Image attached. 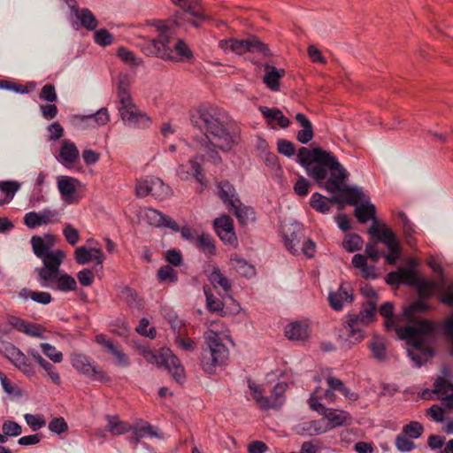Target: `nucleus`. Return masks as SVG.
<instances>
[{
	"label": "nucleus",
	"mask_w": 453,
	"mask_h": 453,
	"mask_svg": "<svg viewBox=\"0 0 453 453\" xmlns=\"http://www.w3.org/2000/svg\"><path fill=\"white\" fill-rule=\"evenodd\" d=\"M297 162L320 188L332 194L339 193L348 204L357 206L368 198L361 189L347 184L349 174L333 152L320 147L311 150L301 147Z\"/></svg>",
	"instance_id": "f257e3e1"
},
{
	"label": "nucleus",
	"mask_w": 453,
	"mask_h": 453,
	"mask_svg": "<svg viewBox=\"0 0 453 453\" xmlns=\"http://www.w3.org/2000/svg\"><path fill=\"white\" fill-rule=\"evenodd\" d=\"M200 159L203 162L219 165V151L229 152L240 139L239 127L222 110L209 106L200 109Z\"/></svg>",
	"instance_id": "f03ea898"
},
{
	"label": "nucleus",
	"mask_w": 453,
	"mask_h": 453,
	"mask_svg": "<svg viewBox=\"0 0 453 453\" xmlns=\"http://www.w3.org/2000/svg\"><path fill=\"white\" fill-rule=\"evenodd\" d=\"M428 309V304L422 299L414 301L403 310V315L410 325L396 329L397 336L401 340H406L407 343L412 346L413 349H408V356L417 367H420L434 355V350L426 346L423 340V336L434 333V323L416 316V313H424Z\"/></svg>",
	"instance_id": "7ed1b4c3"
},
{
	"label": "nucleus",
	"mask_w": 453,
	"mask_h": 453,
	"mask_svg": "<svg viewBox=\"0 0 453 453\" xmlns=\"http://www.w3.org/2000/svg\"><path fill=\"white\" fill-rule=\"evenodd\" d=\"M205 348L203 350L202 368L209 374L216 372L219 365L228 357V349L219 334L212 328L204 333Z\"/></svg>",
	"instance_id": "20e7f679"
},
{
	"label": "nucleus",
	"mask_w": 453,
	"mask_h": 453,
	"mask_svg": "<svg viewBox=\"0 0 453 453\" xmlns=\"http://www.w3.org/2000/svg\"><path fill=\"white\" fill-rule=\"evenodd\" d=\"M140 354L144 359L158 368H165L179 383L184 380V368L178 357L168 349H162L158 351H153L149 348L140 349Z\"/></svg>",
	"instance_id": "39448f33"
},
{
	"label": "nucleus",
	"mask_w": 453,
	"mask_h": 453,
	"mask_svg": "<svg viewBox=\"0 0 453 453\" xmlns=\"http://www.w3.org/2000/svg\"><path fill=\"white\" fill-rule=\"evenodd\" d=\"M35 255L42 259L43 265L35 269L37 275L45 277L48 271H52V267L62 264L65 253L61 250H50V244L47 243L41 236L34 235L30 240Z\"/></svg>",
	"instance_id": "423d86ee"
},
{
	"label": "nucleus",
	"mask_w": 453,
	"mask_h": 453,
	"mask_svg": "<svg viewBox=\"0 0 453 453\" xmlns=\"http://www.w3.org/2000/svg\"><path fill=\"white\" fill-rule=\"evenodd\" d=\"M219 46L224 51H232L237 55H242L246 52L260 53L264 57L271 56L268 46L261 42L257 36H250L246 39L229 38L221 40Z\"/></svg>",
	"instance_id": "0eeeda50"
},
{
	"label": "nucleus",
	"mask_w": 453,
	"mask_h": 453,
	"mask_svg": "<svg viewBox=\"0 0 453 453\" xmlns=\"http://www.w3.org/2000/svg\"><path fill=\"white\" fill-rule=\"evenodd\" d=\"M248 387L252 398L256 401L259 408L263 411H266L281 407L285 401L284 393L288 388V384L285 382L277 383L272 389L271 396H264L261 388L250 380L249 381Z\"/></svg>",
	"instance_id": "6e6552de"
},
{
	"label": "nucleus",
	"mask_w": 453,
	"mask_h": 453,
	"mask_svg": "<svg viewBox=\"0 0 453 453\" xmlns=\"http://www.w3.org/2000/svg\"><path fill=\"white\" fill-rule=\"evenodd\" d=\"M61 265L62 264H58L57 269L53 266L52 271H48L45 273V277L37 275V279L42 287L55 288L62 292H69L76 289L77 282L75 279L65 273H61Z\"/></svg>",
	"instance_id": "1a4fd4ad"
},
{
	"label": "nucleus",
	"mask_w": 453,
	"mask_h": 453,
	"mask_svg": "<svg viewBox=\"0 0 453 453\" xmlns=\"http://www.w3.org/2000/svg\"><path fill=\"white\" fill-rule=\"evenodd\" d=\"M71 365L81 374L89 378L90 380L107 382L110 380L109 376L88 356L73 352L70 357Z\"/></svg>",
	"instance_id": "9d476101"
},
{
	"label": "nucleus",
	"mask_w": 453,
	"mask_h": 453,
	"mask_svg": "<svg viewBox=\"0 0 453 453\" xmlns=\"http://www.w3.org/2000/svg\"><path fill=\"white\" fill-rule=\"evenodd\" d=\"M124 124L131 128L146 129L151 125V119L140 111L134 101L118 106Z\"/></svg>",
	"instance_id": "9b49d317"
},
{
	"label": "nucleus",
	"mask_w": 453,
	"mask_h": 453,
	"mask_svg": "<svg viewBox=\"0 0 453 453\" xmlns=\"http://www.w3.org/2000/svg\"><path fill=\"white\" fill-rule=\"evenodd\" d=\"M157 29L158 31V39L152 41L157 50V56L165 60H178L173 50V31L163 21L157 22Z\"/></svg>",
	"instance_id": "f8f14e48"
},
{
	"label": "nucleus",
	"mask_w": 453,
	"mask_h": 453,
	"mask_svg": "<svg viewBox=\"0 0 453 453\" xmlns=\"http://www.w3.org/2000/svg\"><path fill=\"white\" fill-rule=\"evenodd\" d=\"M213 227L219 239L232 248H237L238 238L236 236L234 222L230 216L223 215L213 221Z\"/></svg>",
	"instance_id": "ddd939ff"
},
{
	"label": "nucleus",
	"mask_w": 453,
	"mask_h": 453,
	"mask_svg": "<svg viewBox=\"0 0 453 453\" xmlns=\"http://www.w3.org/2000/svg\"><path fill=\"white\" fill-rule=\"evenodd\" d=\"M60 212L58 210L45 208L40 212L29 211L24 216V224L30 229L37 228L42 225L58 223Z\"/></svg>",
	"instance_id": "4468645a"
},
{
	"label": "nucleus",
	"mask_w": 453,
	"mask_h": 453,
	"mask_svg": "<svg viewBox=\"0 0 453 453\" xmlns=\"http://www.w3.org/2000/svg\"><path fill=\"white\" fill-rule=\"evenodd\" d=\"M282 233L286 248L293 255H298L301 243L305 238L303 226L299 223L284 226Z\"/></svg>",
	"instance_id": "2eb2a0df"
},
{
	"label": "nucleus",
	"mask_w": 453,
	"mask_h": 453,
	"mask_svg": "<svg viewBox=\"0 0 453 453\" xmlns=\"http://www.w3.org/2000/svg\"><path fill=\"white\" fill-rule=\"evenodd\" d=\"M58 188L62 200L67 204L77 203L80 197L77 196V187L80 181L70 176L60 175L57 180Z\"/></svg>",
	"instance_id": "dca6fc26"
},
{
	"label": "nucleus",
	"mask_w": 453,
	"mask_h": 453,
	"mask_svg": "<svg viewBox=\"0 0 453 453\" xmlns=\"http://www.w3.org/2000/svg\"><path fill=\"white\" fill-rule=\"evenodd\" d=\"M328 302L331 308L336 311L342 310L344 303H352L353 292L349 285L342 282L337 291L330 292Z\"/></svg>",
	"instance_id": "f3484780"
},
{
	"label": "nucleus",
	"mask_w": 453,
	"mask_h": 453,
	"mask_svg": "<svg viewBox=\"0 0 453 453\" xmlns=\"http://www.w3.org/2000/svg\"><path fill=\"white\" fill-rule=\"evenodd\" d=\"M144 219L150 226L157 227L165 226L174 232L179 231V225L176 221L157 210L147 208L144 211Z\"/></svg>",
	"instance_id": "a211bd4d"
},
{
	"label": "nucleus",
	"mask_w": 453,
	"mask_h": 453,
	"mask_svg": "<svg viewBox=\"0 0 453 453\" xmlns=\"http://www.w3.org/2000/svg\"><path fill=\"white\" fill-rule=\"evenodd\" d=\"M74 254L75 260L79 265H86L90 261L95 260L96 265H99L101 269L103 268V263L105 257L100 249H87L84 246H81L75 250Z\"/></svg>",
	"instance_id": "6ab92c4d"
},
{
	"label": "nucleus",
	"mask_w": 453,
	"mask_h": 453,
	"mask_svg": "<svg viewBox=\"0 0 453 453\" xmlns=\"http://www.w3.org/2000/svg\"><path fill=\"white\" fill-rule=\"evenodd\" d=\"M368 233L372 238H375L379 242L384 243L387 248H390L392 247V244L399 242L395 233L385 226L380 227L377 220H375V223H372Z\"/></svg>",
	"instance_id": "aec40b11"
},
{
	"label": "nucleus",
	"mask_w": 453,
	"mask_h": 453,
	"mask_svg": "<svg viewBox=\"0 0 453 453\" xmlns=\"http://www.w3.org/2000/svg\"><path fill=\"white\" fill-rule=\"evenodd\" d=\"M203 273L207 276L213 288L218 289L219 288H221L225 293H227L231 289L230 281L224 274L221 273L218 266L209 265L207 267H204Z\"/></svg>",
	"instance_id": "412c9836"
},
{
	"label": "nucleus",
	"mask_w": 453,
	"mask_h": 453,
	"mask_svg": "<svg viewBox=\"0 0 453 453\" xmlns=\"http://www.w3.org/2000/svg\"><path fill=\"white\" fill-rule=\"evenodd\" d=\"M264 69L265 72V76L263 78L264 83L272 91H279L280 81L282 77L285 76V70L276 68L275 66L271 65L269 64H265Z\"/></svg>",
	"instance_id": "4be33fe9"
},
{
	"label": "nucleus",
	"mask_w": 453,
	"mask_h": 453,
	"mask_svg": "<svg viewBox=\"0 0 453 453\" xmlns=\"http://www.w3.org/2000/svg\"><path fill=\"white\" fill-rule=\"evenodd\" d=\"M119 105L133 101L129 93L130 77L128 74L120 73L115 80Z\"/></svg>",
	"instance_id": "5701e85b"
},
{
	"label": "nucleus",
	"mask_w": 453,
	"mask_h": 453,
	"mask_svg": "<svg viewBox=\"0 0 453 453\" xmlns=\"http://www.w3.org/2000/svg\"><path fill=\"white\" fill-rule=\"evenodd\" d=\"M322 415L328 420L327 430L343 426L350 420L349 413L342 410L326 408Z\"/></svg>",
	"instance_id": "b1692460"
},
{
	"label": "nucleus",
	"mask_w": 453,
	"mask_h": 453,
	"mask_svg": "<svg viewBox=\"0 0 453 453\" xmlns=\"http://www.w3.org/2000/svg\"><path fill=\"white\" fill-rule=\"evenodd\" d=\"M352 265L354 268L358 269L360 274L365 279H377L378 273L376 267L373 265L367 264V258L362 254H356L352 257Z\"/></svg>",
	"instance_id": "393cba45"
},
{
	"label": "nucleus",
	"mask_w": 453,
	"mask_h": 453,
	"mask_svg": "<svg viewBox=\"0 0 453 453\" xmlns=\"http://www.w3.org/2000/svg\"><path fill=\"white\" fill-rule=\"evenodd\" d=\"M355 216L359 223H366L368 220L372 219L375 223L376 219V207L371 203L369 197L362 202L360 205L355 208Z\"/></svg>",
	"instance_id": "a878e982"
},
{
	"label": "nucleus",
	"mask_w": 453,
	"mask_h": 453,
	"mask_svg": "<svg viewBox=\"0 0 453 453\" xmlns=\"http://www.w3.org/2000/svg\"><path fill=\"white\" fill-rule=\"evenodd\" d=\"M80 153L76 145L70 140H64L59 150L58 160L63 165L73 164L79 158Z\"/></svg>",
	"instance_id": "bb28decb"
},
{
	"label": "nucleus",
	"mask_w": 453,
	"mask_h": 453,
	"mask_svg": "<svg viewBox=\"0 0 453 453\" xmlns=\"http://www.w3.org/2000/svg\"><path fill=\"white\" fill-rule=\"evenodd\" d=\"M285 335L291 341H304L309 336L308 326L299 321L292 322L285 327Z\"/></svg>",
	"instance_id": "cd10ccee"
},
{
	"label": "nucleus",
	"mask_w": 453,
	"mask_h": 453,
	"mask_svg": "<svg viewBox=\"0 0 453 453\" xmlns=\"http://www.w3.org/2000/svg\"><path fill=\"white\" fill-rule=\"evenodd\" d=\"M19 296L24 301L31 299L35 303L42 305H47L52 301V296L49 292L31 290L27 288H21Z\"/></svg>",
	"instance_id": "c85d7f7f"
},
{
	"label": "nucleus",
	"mask_w": 453,
	"mask_h": 453,
	"mask_svg": "<svg viewBox=\"0 0 453 453\" xmlns=\"http://www.w3.org/2000/svg\"><path fill=\"white\" fill-rule=\"evenodd\" d=\"M339 196H334L331 199L326 198L319 192L312 194L310 201L311 207L320 213H327L330 211L331 203H338Z\"/></svg>",
	"instance_id": "c756f323"
},
{
	"label": "nucleus",
	"mask_w": 453,
	"mask_h": 453,
	"mask_svg": "<svg viewBox=\"0 0 453 453\" xmlns=\"http://www.w3.org/2000/svg\"><path fill=\"white\" fill-rule=\"evenodd\" d=\"M260 111L270 125L273 124V121H277L281 128H287L290 124L289 119L278 108L262 106L260 107Z\"/></svg>",
	"instance_id": "7c9ffc66"
},
{
	"label": "nucleus",
	"mask_w": 453,
	"mask_h": 453,
	"mask_svg": "<svg viewBox=\"0 0 453 453\" xmlns=\"http://www.w3.org/2000/svg\"><path fill=\"white\" fill-rule=\"evenodd\" d=\"M295 431L299 435H316L321 434L327 431V428H325L322 426L321 421L319 420H311L301 423L295 427Z\"/></svg>",
	"instance_id": "2f4dec72"
},
{
	"label": "nucleus",
	"mask_w": 453,
	"mask_h": 453,
	"mask_svg": "<svg viewBox=\"0 0 453 453\" xmlns=\"http://www.w3.org/2000/svg\"><path fill=\"white\" fill-rule=\"evenodd\" d=\"M203 292L206 297V307L209 311L217 313L219 316H226V312L224 311L225 303L223 301L214 296L209 286L203 287Z\"/></svg>",
	"instance_id": "473e14b6"
},
{
	"label": "nucleus",
	"mask_w": 453,
	"mask_h": 453,
	"mask_svg": "<svg viewBox=\"0 0 453 453\" xmlns=\"http://www.w3.org/2000/svg\"><path fill=\"white\" fill-rule=\"evenodd\" d=\"M131 431L134 434L135 438H131L130 441H138L140 439L144 437H157V434L155 428L148 422L143 420L136 421L134 426H131Z\"/></svg>",
	"instance_id": "72a5a7b5"
},
{
	"label": "nucleus",
	"mask_w": 453,
	"mask_h": 453,
	"mask_svg": "<svg viewBox=\"0 0 453 453\" xmlns=\"http://www.w3.org/2000/svg\"><path fill=\"white\" fill-rule=\"evenodd\" d=\"M9 353V358L21 372L26 374H32L34 372L27 357L19 349L12 347Z\"/></svg>",
	"instance_id": "f704fd0d"
},
{
	"label": "nucleus",
	"mask_w": 453,
	"mask_h": 453,
	"mask_svg": "<svg viewBox=\"0 0 453 453\" xmlns=\"http://www.w3.org/2000/svg\"><path fill=\"white\" fill-rule=\"evenodd\" d=\"M219 196L227 208L234 203V201L240 200L235 194L234 186L227 180L219 182Z\"/></svg>",
	"instance_id": "c9c22d12"
},
{
	"label": "nucleus",
	"mask_w": 453,
	"mask_h": 453,
	"mask_svg": "<svg viewBox=\"0 0 453 453\" xmlns=\"http://www.w3.org/2000/svg\"><path fill=\"white\" fill-rule=\"evenodd\" d=\"M150 191V195L158 200H165L172 196L171 188L157 177H152Z\"/></svg>",
	"instance_id": "e433bc0d"
},
{
	"label": "nucleus",
	"mask_w": 453,
	"mask_h": 453,
	"mask_svg": "<svg viewBox=\"0 0 453 453\" xmlns=\"http://www.w3.org/2000/svg\"><path fill=\"white\" fill-rule=\"evenodd\" d=\"M398 219L402 225V228L404 234L405 242L408 246L414 247L416 244V239L414 234H416L414 225L408 219L407 215L401 211L398 213Z\"/></svg>",
	"instance_id": "4c0bfd02"
},
{
	"label": "nucleus",
	"mask_w": 453,
	"mask_h": 453,
	"mask_svg": "<svg viewBox=\"0 0 453 453\" xmlns=\"http://www.w3.org/2000/svg\"><path fill=\"white\" fill-rule=\"evenodd\" d=\"M228 210L234 212L241 225H246L254 214L253 210L250 207L243 205L240 200L234 201V203H232V205L228 207Z\"/></svg>",
	"instance_id": "58836bf2"
},
{
	"label": "nucleus",
	"mask_w": 453,
	"mask_h": 453,
	"mask_svg": "<svg viewBox=\"0 0 453 453\" xmlns=\"http://www.w3.org/2000/svg\"><path fill=\"white\" fill-rule=\"evenodd\" d=\"M231 264L234 268L244 277H252L256 273L255 267L237 254L231 255Z\"/></svg>",
	"instance_id": "ea45409f"
},
{
	"label": "nucleus",
	"mask_w": 453,
	"mask_h": 453,
	"mask_svg": "<svg viewBox=\"0 0 453 453\" xmlns=\"http://www.w3.org/2000/svg\"><path fill=\"white\" fill-rule=\"evenodd\" d=\"M107 429L113 435H121L131 431V426L126 422L120 421L117 416H106Z\"/></svg>",
	"instance_id": "a19ab883"
},
{
	"label": "nucleus",
	"mask_w": 453,
	"mask_h": 453,
	"mask_svg": "<svg viewBox=\"0 0 453 453\" xmlns=\"http://www.w3.org/2000/svg\"><path fill=\"white\" fill-rule=\"evenodd\" d=\"M380 314L385 318V327L387 330H395L400 326H396V319L394 317V304L391 302L384 303L379 309Z\"/></svg>",
	"instance_id": "79ce46f5"
},
{
	"label": "nucleus",
	"mask_w": 453,
	"mask_h": 453,
	"mask_svg": "<svg viewBox=\"0 0 453 453\" xmlns=\"http://www.w3.org/2000/svg\"><path fill=\"white\" fill-rule=\"evenodd\" d=\"M74 15L80 20L81 26L88 30H95L98 26V22L95 15L87 8L79 10Z\"/></svg>",
	"instance_id": "37998d69"
},
{
	"label": "nucleus",
	"mask_w": 453,
	"mask_h": 453,
	"mask_svg": "<svg viewBox=\"0 0 453 453\" xmlns=\"http://www.w3.org/2000/svg\"><path fill=\"white\" fill-rule=\"evenodd\" d=\"M370 349L372 356L378 361H385L387 351L384 340L381 337L374 336L370 342Z\"/></svg>",
	"instance_id": "c03bdc74"
},
{
	"label": "nucleus",
	"mask_w": 453,
	"mask_h": 453,
	"mask_svg": "<svg viewBox=\"0 0 453 453\" xmlns=\"http://www.w3.org/2000/svg\"><path fill=\"white\" fill-rule=\"evenodd\" d=\"M81 120L88 119L93 123L94 127L104 126L110 121V114L108 109L103 107L99 109L96 113L88 116H80Z\"/></svg>",
	"instance_id": "a18cd8bd"
},
{
	"label": "nucleus",
	"mask_w": 453,
	"mask_h": 453,
	"mask_svg": "<svg viewBox=\"0 0 453 453\" xmlns=\"http://www.w3.org/2000/svg\"><path fill=\"white\" fill-rule=\"evenodd\" d=\"M177 173L180 178L183 180L188 179L191 175L197 179L198 165L196 161V157L191 158L186 165H180L178 168Z\"/></svg>",
	"instance_id": "49530a36"
},
{
	"label": "nucleus",
	"mask_w": 453,
	"mask_h": 453,
	"mask_svg": "<svg viewBox=\"0 0 453 453\" xmlns=\"http://www.w3.org/2000/svg\"><path fill=\"white\" fill-rule=\"evenodd\" d=\"M200 250L209 258L215 256L217 250L213 237L204 233L200 234Z\"/></svg>",
	"instance_id": "de8ad7c7"
},
{
	"label": "nucleus",
	"mask_w": 453,
	"mask_h": 453,
	"mask_svg": "<svg viewBox=\"0 0 453 453\" xmlns=\"http://www.w3.org/2000/svg\"><path fill=\"white\" fill-rule=\"evenodd\" d=\"M438 288V283L433 280H420L417 283L418 294L422 298H431Z\"/></svg>",
	"instance_id": "09e8293b"
},
{
	"label": "nucleus",
	"mask_w": 453,
	"mask_h": 453,
	"mask_svg": "<svg viewBox=\"0 0 453 453\" xmlns=\"http://www.w3.org/2000/svg\"><path fill=\"white\" fill-rule=\"evenodd\" d=\"M161 312L162 315L167 319V321L171 325L173 330L175 333H178V334H181L182 322L175 314V312L167 307H163L161 309Z\"/></svg>",
	"instance_id": "8fccbe9b"
},
{
	"label": "nucleus",
	"mask_w": 453,
	"mask_h": 453,
	"mask_svg": "<svg viewBox=\"0 0 453 453\" xmlns=\"http://www.w3.org/2000/svg\"><path fill=\"white\" fill-rule=\"evenodd\" d=\"M363 240L357 234H349L343 240L342 246L348 252H355L362 249Z\"/></svg>",
	"instance_id": "3c124183"
},
{
	"label": "nucleus",
	"mask_w": 453,
	"mask_h": 453,
	"mask_svg": "<svg viewBox=\"0 0 453 453\" xmlns=\"http://www.w3.org/2000/svg\"><path fill=\"white\" fill-rule=\"evenodd\" d=\"M157 279L161 282H176L178 273L171 265H163L157 271Z\"/></svg>",
	"instance_id": "603ef678"
},
{
	"label": "nucleus",
	"mask_w": 453,
	"mask_h": 453,
	"mask_svg": "<svg viewBox=\"0 0 453 453\" xmlns=\"http://www.w3.org/2000/svg\"><path fill=\"white\" fill-rule=\"evenodd\" d=\"M424 431L423 426L418 421H411L403 428V434L411 439L419 438Z\"/></svg>",
	"instance_id": "864d4df0"
},
{
	"label": "nucleus",
	"mask_w": 453,
	"mask_h": 453,
	"mask_svg": "<svg viewBox=\"0 0 453 453\" xmlns=\"http://www.w3.org/2000/svg\"><path fill=\"white\" fill-rule=\"evenodd\" d=\"M345 329L347 331V337H346L345 341L349 345H353V344H357V343L360 342L365 337L364 331L361 327H357V326L349 327L348 325L347 326H345Z\"/></svg>",
	"instance_id": "5fc2aeb1"
},
{
	"label": "nucleus",
	"mask_w": 453,
	"mask_h": 453,
	"mask_svg": "<svg viewBox=\"0 0 453 453\" xmlns=\"http://www.w3.org/2000/svg\"><path fill=\"white\" fill-rule=\"evenodd\" d=\"M359 313L363 314L366 321L372 322L376 318L377 303L375 301L368 300L363 303Z\"/></svg>",
	"instance_id": "6e6d98bb"
},
{
	"label": "nucleus",
	"mask_w": 453,
	"mask_h": 453,
	"mask_svg": "<svg viewBox=\"0 0 453 453\" xmlns=\"http://www.w3.org/2000/svg\"><path fill=\"white\" fill-rule=\"evenodd\" d=\"M42 351L46 355L52 362L60 363L63 360L62 352L58 351L55 346L43 342L41 344Z\"/></svg>",
	"instance_id": "4d7b16f0"
},
{
	"label": "nucleus",
	"mask_w": 453,
	"mask_h": 453,
	"mask_svg": "<svg viewBox=\"0 0 453 453\" xmlns=\"http://www.w3.org/2000/svg\"><path fill=\"white\" fill-rule=\"evenodd\" d=\"M2 431L6 435L11 437H16L21 434L22 427L19 424L12 420H5L2 425Z\"/></svg>",
	"instance_id": "13d9d810"
},
{
	"label": "nucleus",
	"mask_w": 453,
	"mask_h": 453,
	"mask_svg": "<svg viewBox=\"0 0 453 453\" xmlns=\"http://www.w3.org/2000/svg\"><path fill=\"white\" fill-rule=\"evenodd\" d=\"M38 365L47 372L51 381L56 385H60L61 379L59 373L55 370L52 364L42 358Z\"/></svg>",
	"instance_id": "bf43d9fd"
},
{
	"label": "nucleus",
	"mask_w": 453,
	"mask_h": 453,
	"mask_svg": "<svg viewBox=\"0 0 453 453\" xmlns=\"http://www.w3.org/2000/svg\"><path fill=\"white\" fill-rule=\"evenodd\" d=\"M39 98L49 103L56 102L58 100V95L55 86L50 83L44 85L41 89Z\"/></svg>",
	"instance_id": "052dcab7"
},
{
	"label": "nucleus",
	"mask_w": 453,
	"mask_h": 453,
	"mask_svg": "<svg viewBox=\"0 0 453 453\" xmlns=\"http://www.w3.org/2000/svg\"><path fill=\"white\" fill-rule=\"evenodd\" d=\"M408 436L401 433L395 438V447L399 451L408 452L414 449L415 444Z\"/></svg>",
	"instance_id": "680f3d73"
},
{
	"label": "nucleus",
	"mask_w": 453,
	"mask_h": 453,
	"mask_svg": "<svg viewBox=\"0 0 453 453\" xmlns=\"http://www.w3.org/2000/svg\"><path fill=\"white\" fill-rule=\"evenodd\" d=\"M24 418L33 431H37L45 426L46 421L42 415L26 414Z\"/></svg>",
	"instance_id": "e2e57ef3"
},
{
	"label": "nucleus",
	"mask_w": 453,
	"mask_h": 453,
	"mask_svg": "<svg viewBox=\"0 0 453 453\" xmlns=\"http://www.w3.org/2000/svg\"><path fill=\"white\" fill-rule=\"evenodd\" d=\"M152 177H147L146 179L140 180L137 181L135 186V195L138 197H145L150 195V182H152Z\"/></svg>",
	"instance_id": "0e129e2a"
},
{
	"label": "nucleus",
	"mask_w": 453,
	"mask_h": 453,
	"mask_svg": "<svg viewBox=\"0 0 453 453\" xmlns=\"http://www.w3.org/2000/svg\"><path fill=\"white\" fill-rule=\"evenodd\" d=\"M63 234L66 242L73 246L80 241L79 231L70 224H66L63 229Z\"/></svg>",
	"instance_id": "69168bd1"
},
{
	"label": "nucleus",
	"mask_w": 453,
	"mask_h": 453,
	"mask_svg": "<svg viewBox=\"0 0 453 453\" xmlns=\"http://www.w3.org/2000/svg\"><path fill=\"white\" fill-rule=\"evenodd\" d=\"M117 56L126 64L133 66L140 65V61L134 57V54L127 50L126 48H119L117 52Z\"/></svg>",
	"instance_id": "338daca9"
},
{
	"label": "nucleus",
	"mask_w": 453,
	"mask_h": 453,
	"mask_svg": "<svg viewBox=\"0 0 453 453\" xmlns=\"http://www.w3.org/2000/svg\"><path fill=\"white\" fill-rule=\"evenodd\" d=\"M311 187L310 181L303 176H300L294 185V191L299 196H305L309 193Z\"/></svg>",
	"instance_id": "774afa93"
}]
</instances>
